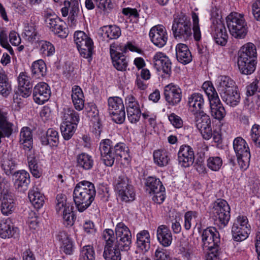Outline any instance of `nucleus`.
<instances>
[{
  "label": "nucleus",
  "mask_w": 260,
  "mask_h": 260,
  "mask_svg": "<svg viewBox=\"0 0 260 260\" xmlns=\"http://www.w3.org/2000/svg\"><path fill=\"white\" fill-rule=\"evenodd\" d=\"M137 247L143 252L148 251L150 247V236L147 230H143L137 234Z\"/></svg>",
  "instance_id": "obj_29"
},
{
  "label": "nucleus",
  "mask_w": 260,
  "mask_h": 260,
  "mask_svg": "<svg viewBox=\"0 0 260 260\" xmlns=\"http://www.w3.org/2000/svg\"><path fill=\"white\" fill-rule=\"evenodd\" d=\"M194 159V151L188 145H182L178 152V161L182 167L187 168L192 165Z\"/></svg>",
  "instance_id": "obj_16"
},
{
  "label": "nucleus",
  "mask_w": 260,
  "mask_h": 260,
  "mask_svg": "<svg viewBox=\"0 0 260 260\" xmlns=\"http://www.w3.org/2000/svg\"><path fill=\"white\" fill-rule=\"evenodd\" d=\"M101 30L103 37L109 40L117 39L121 35L120 28L115 25L104 26Z\"/></svg>",
  "instance_id": "obj_37"
},
{
  "label": "nucleus",
  "mask_w": 260,
  "mask_h": 260,
  "mask_svg": "<svg viewBox=\"0 0 260 260\" xmlns=\"http://www.w3.org/2000/svg\"><path fill=\"white\" fill-rule=\"evenodd\" d=\"M15 202L11 195L4 196L2 198L1 210L4 215L11 214L15 208Z\"/></svg>",
  "instance_id": "obj_35"
},
{
  "label": "nucleus",
  "mask_w": 260,
  "mask_h": 260,
  "mask_svg": "<svg viewBox=\"0 0 260 260\" xmlns=\"http://www.w3.org/2000/svg\"><path fill=\"white\" fill-rule=\"evenodd\" d=\"M1 166L5 173L9 175L13 174L16 167V162L11 157H5L2 161Z\"/></svg>",
  "instance_id": "obj_51"
},
{
  "label": "nucleus",
  "mask_w": 260,
  "mask_h": 260,
  "mask_svg": "<svg viewBox=\"0 0 260 260\" xmlns=\"http://www.w3.org/2000/svg\"><path fill=\"white\" fill-rule=\"evenodd\" d=\"M146 191L149 193H152L161 189H165L160 180L153 177H148L145 182Z\"/></svg>",
  "instance_id": "obj_34"
},
{
  "label": "nucleus",
  "mask_w": 260,
  "mask_h": 260,
  "mask_svg": "<svg viewBox=\"0 0 260 260\" xmlns=\"http://www.w3.org/2000/svg\"><path fill=\"white\" fill-rule=\"evenodd\" d=\"M57 237L60 242L61 250L67 254H72L74 251V245L68 234L64 231H61L58 233Z\"/></svg>",
  "instance_id": "obj_28"
},
{
  "label": "nucleus",
  "mask_w": 260,
  "mask_h": 260,
  "mask_svg": "<svg viewBox=\"0 0 260 260\" xmlns=\"http://www.w3.org/2000/svg\"><path fill=\"white\" fill-rule=\"evenodd\" d=\"M30 69L32 78L41 79L46 75L47 71L46 65L42 59H39L33 62Z\"/></svg>",
  "instance_id": "obj_30"
},
{
  "label": "nucleus",
  "mask_w": 260,
  "mask_h": 260,
  "mask_svg": "<svg viewBox=\"0 0 260 260\" xmlns=\"http://www.w3.org/2000/svg\"><path fill=\"white\" fill-rule=\"evenodd\" d=\"M172 29L175 38L185 41L189 40L192 36L189 17L183 13L177 15L174 19Z\"/></svg>",
  "instance_id": "obj_4"
},
{
  "label": "nucleus",
  "mask_w": 260,
  "mask_h": 260,
  "mask_svg": "<svg viewBox=\"0 0 260 260\" xmlns=\"http://www.w3.org/2000/svg\"><path fill=\"white\" fill-rule=\"evenodd\" d=\"M198 213L196 211H189L185 213L184 215V228L186 230H189L192 226H196L197 224L196 218Z\"/></svg>",
  "instance_id": "obj_46"
},
{
  "label": "nucleus",
  "mask_w": 260,
  "mask_h": 260,
  "mask_svg": "<svg viewBox=\"0 0 260 260\" xmlns=\"http://www.w3.org/2000/svg\"><path fill=\"white\" fill-rule=\"evenodd\" d=\"M115 189L117 192H122V189L131 185L129 179L124 173H121L115 177L114 181Z\"/></svg>",
  "instance_id": "obj_45"
},
{
  "label": "nucleus",
  "mask_w": 260,
  "mask_h": 260,
  "mask_svg": "<svg viewBox=\"0 0 260 260\" xmlns=\"http://www.w3.org/2000/svg\"><path fill=\"white\" fill-rule=\"evenodd\" d=\"M122 192H118V196L125 202L133 201L135 199V192L132 185L122 189Z\"/></svg>",
  "instance_id": "obj_50"
},
{
  "label": "nucleus",
  "mask_w": 260,
  "mask_h": 260,
  "mask_svg": "<svg viewBox=\"0 0 260 260\" xmlns=\"http://www.w3.org/2000/svg\"><path fill=\"white\" fill-rule=\"evenodd\" d=\"M28 198L35 208L39 209L44 203V196L37 187H33L28 192Z\"/></svg>",
  "instance_id": "obj_32"
},
{
  "label": "nucleus",
  "mask_w": 260,
  "mask_h": 260,
  "mask_svg": "<svg viewBox=\"0 0 260 260\" xmlns=\"http://www.w3.org/2000/svg\"><path fill=\"white\" fill-rule=\"evenodd\" d=\"M215 101L210 103L211 115L214 118L221 120L225 116L226 112L220 100L215 99Z\"/></svg>",
  "instance_id": "obj_31"
},
{
  "label": "nucleus",
  "mask_w": 260,
  "mask_h": 260,
  "mask_svg": "<svg viewBox=\"0 0 260 260\" xmlns=\"http://www.w3.org/2000/svg\"><path fill=\"white\" fill-rule=\"evenodd\" d=\"M18 235V229L15 227L11 220L7 219L0 223V236L2 238H16Z\"/></svg>",
  "instance_id": "obj_21"
},
{
  "label": "nucleus",
  "mask_w": 260,
  "mask_h": 260,
  "mask_svg": "<svg viewBox=\"0 0 260 260\" xmlns=\"http://www.w3.org/2000/svg\"><path fill=\"white\" fill-rule=\"evenodd\" d=\"M14 186L20 192H24L27 189L30 183L29 174L24 170L14 173Z\"/></svg>",
  "instance_id": "obj_20"
},
{
  "label": "nucleus",
  "mask_w": 260,
  "mask_h": 260,
  "mask_svg": "<svg viewBox=\"0 0 260 260\" xmlns=\"http://www.w3.org/2000/svg\"><path fill=\"white\" fill-rule=\"evenodd\" d=\"M126 110L128 119L131 123H136L139 120L141 115L139 106L126 108Z\"/></svg>",
  "instance_id": "obj_54"
},
{
  "label": "nucleus",
  "mask_w": 260,
  "mask_h": 260,
  "mask_svg": "<svg viewBox=\"0 0 260 260\" xmlns=\"http://www.w3.org/2000/svg\"><path fill=\"white\" fill-rule=\"evenodd\" d=\"M112 49L117 56L124 55L123 53L126 52V47H125V45H117L115 43H113L110 45V53L111 55V53H112Z\"/></svg>",
  "instance_id": "obj_63"
},
{
  "label": "nucleus",
  "mask_w": 260,
  "mask_h": 260,
  "mask_svg": "<svg viewBox=\"0 0 260 260\" xmlns=\"http://www.w3.org/2000/svg\"><path fill=\"white\" fill-rule=\"evenodd\" d=\"M238 60H256V51L254 45L248 43L243 46L239 52Z\"/></svg>",
  "instance_id": "obj_27"
},
{
  "label": "nucleus",
  "mask_w": 260,
  "mask_h": 260,
  "mask_svg": "<svg viewBox=\"0 0 260 260\" xmlns=\"http://www.w3.org/2000/svg\"><path fill=\"white\" fill-rule=\"evenodd\" d=\"M38 34L35 26L26 25L24 27L22 36L26 40L32 42L36 39Z\"/></svg>",
  "instance_id": "obj_52"
},
{
  "label": "nucleus",
  "mask_w": 260,
  "mask_h": 260,
  "mask_svg": "<svg viewBox=\"0 0 260 260\" xmlns=\"http://www.w3.org/2000/svg\"><path fill=\"white\" fill-rule=\"evenodd\" d=\"M222 160L219 156H211L207 160L209 169L213 171H218L222 165Z\"/></svg>",
  "instance_id": "obj_57"
},
{
  "label": "nucleus",
  "mask_w": 260,
  "mask_h": 260,
  "mask_svg": "<svg viewBox=\"0 0 260 260\" xmlns=\"http://www.w3.org/2000/svg\"><path fill=\"white\" fill-rule=\"evenodd\" d=\"M108 110L112 120L118 124L122 123L125 119L124 106L122 100L118 96L108 99Z\"/></svg>",
  "instance_id": "obj_8"
},
{
  "label": "nucleus",
  "mask_w": 260,
  "mask_h": 260,
  "mask_svg": "<svg viewBox=\"0 0 260 260\" xmlns=\"http://www.w3.org/2000/svg\"><path fill=\"white\" fill-rule=\"evenodd\" d=\"M94 251L92 246H84L81 250L80 260H94Z\"/></svg>",
  "instance_id": "obj_58"
},
{
  "label": "nucleus",
  "mask_w": 260,
  "mask_h": 260,
  "mask_svg": "<svg viewBox=\"0 0 260 260\" xmlns=\"http://www.w3.org/2000/svg\"><path fill=\"white\" fill-rule=\"evenodd\" d=\"M50 95V87L45 82H40L34 88V100L38 104H43L47 101L49 99Z\"/></svg>",
  "instance_id": "obj_14"
},
{
  "label": "nucleus",
  "mask_w": 260,
  "mask_h": 260,
  "mask_svg": "<svg viewBox=\"0 0 260 260\" xmlns=\"http://www.w3.org/2000/svg\"><path fill=\"white\" fill-rule=\"evenodd\" d=\"M204 103L202 94L199 93L191 94L188 98V101L189 110L192 114L204 111Z\"/></svg>",
  "instance_id": "obj_22"
},
{
  "label": "nucleus",
  "mask_w": 260,
  "mask_h": 260,
  "mask_svg": "<svg viewBox=\"0 0 260 260\" xmlns=\"http://www.w3.org/2000/svg\"><path fill=\"white\" fill-rule=\"evenodd\" d=\"M226 23L231 35L236 39L245 37L247 33V25L244 15L232 13L226 17Z\"/></svg>",
  "instance_id": "obj_3"
},
{
  "label": "nucleus",
  "mask_w": 260,
  "mask_h": 260,
  "mask_svg": "<svg viewBox=\"0 0 260 260\" xmlns=\"http://www.w3.org/2000/svg\"><path fill=\"white\" fill-rule=\"evenodd\" d=\"M14 124L9 121L0 125V131L3 135L6 137H9L13 132Z\"/></svg>",
  "instance_id": "obj_62"
},
{
  "label": "nucleus",
  "mask_w": 260,
  "mask_h": 260,
  "mask_svg": "<svg viewBox=\"0 0 260 260\" xmlns=\"http://www.w3.org/2000/svg\"><path fill=\"white\" fill-rule=\"evenodd\" d=\"M19 142L26 152L31 153L32 148V134L28 127H23L20 133Z\"/></svg>",
  "instance_id": "obj_26"
},
{
  "label": "nucleus",
  "mask_w": 260,
  "mask_h": 260,
  "mask_svg": "<svg viewBox=\"0 0 260 260\" xmlns=\"http://www.w3.org/2000/svg\"><path fill=\"white\" fill-rule=\"evenodd\" d=\"M231 208L226 201L218 199L213 204L212 213L215 221L221 227H225L230 219Z\"/></svg>",
  "instance_id": "obj_7"
},
{
  "label": "nucleus",
  "mask_w": 260,
  "mask_h": 260,
  "mask_svg": "<svg viewBox=\"0 0 260 260\" xmlns=\"http://www.w3.org/2000/svg\"><path fill=\"white\" fill-rule=\"evenodd\" d=\"M119 248L114 245L105 247L103 256L106 260H121V253Z\"/></svg>",
  "instance_id": "obj_42"
},
{
  "label": "nucleus",
  "mask_w": 260,
  "mask_h": 260,
  "mask_svg": "<svg viewBox=\"0 0 260 260\" xmlns=\"http://www.w3.org/2000/svg\"><path fill=\"white\" fill-rule=\"evenodd\" d=\"M102 236L106 242L105 247L113 246L114 243L115 244L116 238L112 230L109 229L105 230L103 231Z\"/></svg>",
  "instance_id": "obj_59"
},
{
  "label": "nucleus",
  "mask_w": 260,
  "mask_h": 260,
  "mask_svg": "<svg viewBox=\"0 0 260 260\" xmlns=\"http://www.w3.org/2000/svg\"><path fill=\"white\" fill-rule=\"evenodd\" d=\"M164 94L167 104L170 106H175L181 101L182 89L178 85L172 83L165 86Z\"/></svg>",
  "instance_id": "obj_11"
},
{
  "label": "nucleus",
  "mask_w": 260,
  "mask_h": 260,
  "mask_svg": "<svg viewBox=\"0 0 260 260\" xmlns=\"http://www.w3.org/2000/svg\"><path fill=\"white\" fill-rule=\"evenodd\" d=\"M202 247L207 250L218 248L220 239L215 229L208 228L202 234Z\"/></svg>",
  "instance_id": "obj_12"
},
{
  "label": "nucleus",
  "mask_w": 260,
  "mask_h": 260,
  "mask_svg": "<svg viewBox=\"0 0 260 260\" xmlns=\"http://www.w3.org/2000/svg\"><path fill=\"white\" fill-rule=\"evenodd\" d=\"M252 12L254 18L260 21V0H256L252 5Z\"/></svg>",
  "instance_id": "obj_64"
},
{
  "label": "nucleus",
  "mask_w": 260,
  "mask_h": 260,
  "mask_svg": "<svg viewBox=\"0 0 260 260\" xmlns=\"http://www.w3.org/2000/svg\"><path fill=\"white\" fill-rule=\"evenodd\" d=\"M111 58L112 63L116 69L118 71H125L127 67V61L124 55L117 56L112 49Z\"/></svg>",
  "instance_id": "obj_43"
},
{
  "label": "nucleus",
  "mask_w": 260,
  "mask_h": 260,
  "mask_svg": "<svg viewBox=\"0 0 260 260\" xmlns=\"http://www.w3.org/2000/svg\"><path fill=\"white\" fill-rule=\"evenodd\" d=\"M26 153L27 155L28 164L31 173L34 177L39 178L41 174L38 169L37 160L34 157L31 151V153L28 152Z\"/></svg>",
  "instance_id": "obj_53"
},
{
  "label": "nucleus",
  "mask_w": 260,
  "mask_h": 260,
  "mask_svg": "<svg viewBox=\"0 0 260 260\" xmlns=\"http://www.w3.org/2000/svg\"><path fill=\"white\" fill-rule=\"evenodd\" d=\"M74 42L80 55L84 58H91L93 49V43L84 31H76L74 35Z\"/></svg>",
  "instance_id": "obj_6"
},
{
  "label": "nucleus",
  "mask_w": 260,
  "mask_h": 260,
  "mask_svg": "<svg viewBox=\"0 0 260 260\" xmlns=\"http://www.w3.org/2000/svg\"><path fill=\"white\" fill-rule=\"evenodd\" d=\"M65 211L62 214L63 224L66 226H72L74 222V215L72 212V208L67 207L64 209Z\"/></svg>",
  "instance_id": "obj_60"
},
{
  "label": "nucleus",
  "mask_w": 260,
  "mask_h": 260,
  "mask_svg": "<svg viewBox=\"0 0 260 260\" xmlns=\"http://www.w3.org/2000/svg\"><path fill=\"white\" fill-rule=\"evenodd\" d=\"M100 150L102 160L107 166H113L115 159L128 160V149L123 143H118L113 148L112 141L105 139L100 143Z\"/></svg>",
  "instance_id": "obj_1"
},
{
  "label": "nucleus",
  "mask_w": 260,
  "mask_h": 260,
  "mask_svg": "<svg viewBox=\"0 0 260 260\" xmlns=\"http://www.w3.org/2000/svg\"><path fill=\"white\" fill-rule=\"evenodd\" d=\"M62 122L78 124L80 118L79 114L71 108H64L61 112Z\"/></svg>",
  "instance_id": "obj_33"
},
{
  "label": "nucleus",
  "mask_w": 260,
  "mask_h": 260,
  "mask_svg": "<svg viewBox=\"0 0 260 260\" xmlns=\"http://www.w3.org/2000/svg\"><path fill=\"white\" fill-rule=\"evenodd\" d=\"M77 124L62 122L60 130L65 140H69L74 135Z\"/></svg>",
  "instance_id": "obj_47"
},
{
  "label": "nucleus",
  "mask_w": 260,
  "mask_h": 260,
  "mask_svg": "<svg viewBox=\"0 0 260 260\" xmlns=\"http://www.w3.org/2000/svg\"><path fill=\"white\" fill-rule=\"evenodd\" d=\"M216 22V25H211V34L215 42L220 45L224 46L227 42L228 35L223 22Z\"/></svg>",
  "instance_id": "obj_17"
},
{
  "label": "nucleus",
  "mask_w": 260,
  "mask_h": 260,
  "mask_svg": "<svg viewBox=\"0 0 260 260\" xmlns=\"http://www.w3.org/2000/svg\"><path fill=\"white\" fill-rule=\"evenodd\" d=\"M216 86L220 95L237 88L235 82L229 77L220 76L216 81Z\"/></svg>",
  "instance_id": "obj_19"
},
{
  "label": "nucleus",
  "mask_w": 260,
  "mask_h": 260,
  "mask_svg": "<svg viewBox=\"0 0 260 260\" xmlns=\"http://www.w3.org/2000/svg\"><path fill=\"white\" fill-rule=\"evenodd\" d=\"M77 166L85 170L91 169L93 165L91 156L86 153L78 154L76 157Z\"/></svg>",
  "instance_id": "obj_36"
},
{
  "label": "nucleus",
  "mask_w": 260,
  "mask_h": 260,
  "mask_svg": "<svg viewBox=\"0 0 260 260\" xmlns=\"http://www.w3.org/2000/svg\"><path fill=\"white\" fill-rule=\"evenodd\" d=\"M153 159L155 164L159 167L167 165L170 160L168 152L165 150H157L153 152Z\"/></svg>",
  "instance_id": "obj_41"
},
{
  "label": "nucleus",
  "mask_w": 260,
  "mask_h": 260,
  "mask_svg": "<svg viewBox=\"0 0 260 260\" xmlns=\"http://www.w3.org/2000/svg\"><path fill=\"white\" fill-rule=\"evenodd\" d=\"M19 94L24 98L28 97L31 92L32 87L30 77L27 73L21 72L17 78Z\"/></svg>",
  "instance_id": "obj_18"
},
{
  "label": "nucleus",
  "mask_w": 260,
  "mask_h": 260,
  "mask_svg": "<svg viewBox=\"0 0 260 260\" xmlns=\"http://www.w3.org/2000/svg\"><path fill=\"white\" fill-rule=\"evenodd\" d=\"M250 140L255 146H260V125L253 124L249 132Z\"/></svg>",
  "instance_id": "obj_55"
},
{
  "label": "nucleus",
  "mask_w": 260,
  "mask_h": 260,
  "mask_svg": "<svg viewBox=\"0 0 260 260\" xmlns=\"http://www.w3.org/2000/svg\"><path fill=\"white\" fill-rule=\"evenodd\" d=\"M153 61L155 68L158 71H162L166 75H170L172 63L165 53L161 52H156L153 57Z\"/></svg>",
  "instance_id": "obj_15"
},
{
  "label": "nucleus",
  "mask_w": 260,
  "mask_h": 260,
  "mask_svg": "<svg viewBox=\"0 0 260 260\" xmlns=\"http://www.w3.org/2000/svg\"><path fill=\"white\" fill-rule=\"evenodd\" d=\"M233 226H238L242 229H247L250 230L251 227L248 223V220L246 216L240 215L237 217L235 220Z\"/></svg>",
  "instance_id": "obj_61"
},
{
  "label": "nucleus",
  "mask_w": 260,
  "mask_h": 260,
  "mask_svg": "<svg viewBox=\"0 0 260 260\" xmlns=\"http://www.w3.org/2000/svg\"><path fill=\"white\" fill-rule=\"evenodd\" d=\"M67 207L71 208L70 205L67 204L65 196L62 194H57L55 207L57 213L60 214L64 213V209H66Z\"/></svg>",
  "instance_id": "obj_56"
},
{
  "label": "nucleus",
  "mask_w": 260,
  "mask_h": 260,
  "mask_svg": "<svg viewBox=\"0 0 260 260\" xmlns=\"http://www.w3.org/2000/svg\"><path fill=\"white\" fill-rule=\"evenodd\" d=\"M149 37L151 42L159 48L164 46L168 40L166 29L161 25L152 27L149 31Z\"/></svg>",
  "instance_id": "obj_13"
},
{
  "label": "nucleus",
  "mask_w": 260,
  "mask_h": 260,
  "mask_svg": "<svg viewBox=\"0 0 260 260\" xmlns=\"http://www.w3.org/2000/svg\"><path fill=\"white\" fill-rule=\"evenodd\" d=\"M156 233L157 240L162 246L168 247L171 245L173 240L172 234L167 226L159 225Z\"/></svg>",
  "instance_id": "obj_25"
},
{
  "label": "nucleus",
  "mask_w": 260,
  "mask_h": 260,
  "mask_svg": "<svg viewBox=\"0 0 260 260\" xmlns=\"http://www.w3.org/2000/svg\"><path fill=\"white\" fill-rule=\"evenodd\" d=\"M250 230L247 229H242L233 226L232 228V234L233 239L235 241L241 242L242 241L248 237Z\"/></svg>",
  "instance_id": "obj_44"
},
{
  "label": "nucleus",
  "mask_w": 260,
  "mask_h": 260,
  "mask_svg": "<svg viewBox=\"0 0 260 260\" xmlns=\"http://www.w3.org/2000/svg\"><path fill=\"white\" fill-rule=\"evenodd\" d=\"M221 97L227 105L232 107L237 106L240 101V95L237 90V88L232 91L223 93V95H221Z\"/></svg>",
  "instance_id": "obj_39"
},
{
  "label": "nucleus",
  "mask_w": 260,
  "mask_h": 260,
  "mask_svg": "<svg viewBox=\"0 0 260 260\" xmlns=\"http://www.w3.org/2000/svg\"><path fill=\"white\" fill-rule=\"evenodd\" d=\"M256 60H238L239 69L242 74L245 75H250L255 70Z\"/></svg>",
  "instance_id": "obj_40"
},
{
  "label": "nucleus",
  "mask_w": 260,
  "mask_h": 260,
  "mask_svg": "<svg viewBox=\"0 0 260 260\" xmlns=\"http://www.w3.org/2000/svg\"><path fill=\"white\" fill-rule=\"evenodd\" d=\"M115 246L121 250H127L132 243V234L129 228L123 222L118 223L115 228Z\"/></svg>",
  "instance_id": "obj_9"
},
{
  "label": "nucleus",
  "mask_w": 260,
  "mask_h": 260,
  "mask_svg": "<svg viewBox=\"0 0 260 260\" xmlns=\"http://www.w3.org/2000/svg\"><path fill=\"white\" fill-rule=\"evenodd\" d=\"M176 55L179 62L186 64L192 60V55L188 46L182 43H179L176 46Z\"/></svg>",
  "instance_id": "obj_23"
},
{
  "label": "nucleus",
  "mask_w": 260,
  "mask_h": 260,
  "mask_svg": "<svg viewBox=\"0 0 260 260\" xmlns=\"http://www.w3.org/2000/svg\"><path fill=\"white\" fill-rule=\"evenodd\" d=\"M236 156H242L246 160L250 153L249 148L246 141L241 137L236 138L233 143Z\"/></svg>",
  "instance_id": "obj_24"
},
{
  "label": "nucleus",
  "mask_w": 260,
  "mask_h": 260,
  "mask_svg": "<svg viewBox=\"0 0 260 260\" xmlns=\"http://www.w3.org/2000/svg\"><path fill=\"white\" fill-rule=\"evenodd\" d=\"M46 25L59 37L65 38L68 35V29L66 23L61 20L56 14L50 9H46L43 13Z\"/></svg>",
  "instance_id": "obj_5"
},
{
  "label": "nucleus",
  "mask_w": 260,
  "mask_h": 260,
  "mask_svg": "<svg viewBox=\"0 0 260 260\" xmlns=\"http://www.w3.org/2000/svg\"><path fill=\"white\" fill-rule=\"evenodd\" d=\"M40 51L43 56H50L55 53L54 46L49 42L42 40L39 42Z\"/></svg>",
  "instance_id": "obj_48"
},
{
  "label": "nucleus",
  "mask_w": 260,
  "mask_h": 260,
  "mask_svg": "<svg viewBox=\"0 0 260 260\" xmlns=\"http://www.w3.org/2000/svg\"><path fill=\"white\" fill-rule=\"evenodd\" d=\"M58 139V132L53 128H49L47 130L46 136L42 137L41 142L44 145L54 146L57 145Z\"/></svg>",
  "instance_id": "obj_38"
},
{
  "label": "nucleus",
  "mask_w": 260,
  "mask_h": 260,
  "mask_svg": "<svg viewBox=\"0 0 260 260\" xmlns=\"http://www.w3.org/2000/svg\"><path fill=\"white\" fill-rule=\"evenodd\" d=\"M96 194L93 184L82 181L77 183L73 192V199L78 210L82 212L87 209L94 200Z\"/></svg>",
  "instance_id": "obj_2"
},
{
  "label": "nucleus",
  "mask_w": 260,
  "mask_h": 260,
  "mask_svg": "<svg viewBox=\"0 0 260 260\" xmlns=\"http://www.w3.org/2000/svg\"><path fill=\"white\" fill-rule=\"evenodd\" d=\"M202 88L207 94L209 102L215 101L219 99L216 91L213 85L209 82H205L202 85Z\"/></svg>",
  "instance_id": "obj_49"
},
{
  "label": "nucleus",
  "mask_w": 260,
  "mask_h": 260,
  "mask_svg": "<svg viewBox=\"0 0 260 260\" xmlns=\"http://www.w3.org/2000/svg\"><path fill=\"white\" fill-rule=\"evenodd\" d=\"M197 128L200 131L203 138L209 140L212 136L211 120L209 115L204 111L193 114Z\"/></svg>",
  "instance_id": "obj_10"
}]
</instances>
